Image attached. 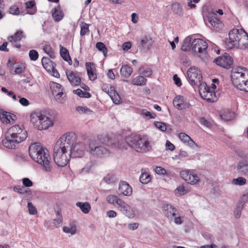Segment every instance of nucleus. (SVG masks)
<instances>
[{
  "label": "nucleus",
  "mask_w": 248,
  "mask_h": 248,
  "mask_svg": "<svg viewBox=\"0 0 248 248\" xmlns=\"http://www.w3.org/2000/svg\"><path fill=\"white\" fill-rule=\"evenodd\" d=\"M27 136V132L22 126L15 125L11 127L5 133V139L2 141L3 145L7 148L15 149Z\"/></svg>",
  "instance_id": "3"
},
{
  "label": "nucleus",
  "mask_w": 248,
  "mask_h": 248,
  "mask_svg": "<svg viewBox=\"0 0 248 248\" xmlns=\"http://www.w3.org/2000/svg\"><path fill=\"white\" fill-rule=\"evenodd\" d=\"M153 45V40L151 37L144 36L140 43L139 47L141 49L149 50Z\"/></svg>",
  "instance_id": "25"
},
{
  "label": "nucleus",
  "mask_w": 248,
  "mask_h": 248,
  "mask_svg": "<svg viewBox=\"0 0 248 248\" xmlns=\"http://www.w3.org/2000/svg\"><path fill=\"white\" fill-rule=\"evenodd\" d=\"M192 36H188L184 40L183 43L181 46V49L184 51H188L192 50V41L193 40Z\"/></svg>",
  "instance_id": "28"
},
{
  "label": "nucleus",
  "mask_w": 248,
  "mask_h": 248,
  "mask_svg": "<svg viewBox=\"0 0 248 248\" xmlns=\"http://www.w3.org/2000/svg\"><path fill=\"white\" fill-rule=\"evenodd\" d=\"M237 48L241 49L248 48V35L245 31L243 32L242 36L240 40L239 46Z\"/></svg>",
  "instance_id": "29"
},
{
  "label": "nucleus",
  "mask_w": 248,
  "mask_h": 248,
  "mask_svg": "<svg viewBox=\"0 0 248 248\" xmlns=\"http://www.w3.org/2000/svg\"><path fill=\"white\" fill-rule=\"evenodd\" d=\"M109 93V96L115 104H118L121 102V98L120 96L114 90L113 87L110 86V92Z\"/></svg>",
  "instance_id": "31"
},
{
  "label": "nucleus",
  "mask_w": 248,
  "mask_h": 248,
  "mask_svg": "<svg viewBox=\"0 0 248 248\" xmlns=\"http://www.w3.org/2000/svg\"><path fill=\"white\" fill-rule=\"evenodd\" d=\"M208 45L207 43L201 39L194 38L192 41V51L194 55L203 60L207 53Z\"/></svg>",
  "instance_id": "9"
},
{
  "label": "nucleus",
  "mask_w": 248,
  "mask_h": 248,
  "mask_svg": "<svg viewBox=\"0 0 248 248\" xmlns=\"http://www.w3.org/2000/svg\"><path fill=\"white\" fill-rule=\"evenodd\" d=\"M231 77L232 83L236 88L248 92V70L246 68L238 67L233 68Z\"/></svg>",
  "instance_id": "6"
},
{
  "label": "nucleus",
  "mask_w": 248,
  "mask_h": 248,
  "mask_svg": "<svg viewBox=\"0 0 248 248\" xmlns=\"http://www.w3.org/2000/svg\"><path fill=\"white\" fill-rule=\"evenodd\" d=\"M179 139L184 143L186 144L192 149H195L198 147L197 144L191 139L187 134L184 133H180L178 135Z\"/></svg>",
  "instance_id": "21"
},
{
  "label": "nucleus",
  "mask_w": 248,
  "mask_h": 248,
  "mask_svg": "<svg viewBox=\"0 0 248 248\" xmlns=\"http://www.w3.org/2000/svg\"><path fill=\"white\" fill-rule=\"evenodd\" d=\"M200 94L201 96L208 102H214L217 100V98L214 92L210 91L208 87L204 88V89H200Z\"/></svg>",
  "instance_id": "18"
},
{
  "label": "nucleus",
  "mask_w": 248,
  "mask_h": 248,
  "mask_svg": "<svg viewBox=\"0 0 248 248\" xmlns=\"http://www.w3.org/2000/svg\"><path fill=\"white\" fill-rule=\"evenodd\" d=\"M9 13L13 15H18L19 11L18 7L16 5H13L9 8Z\"/></svg>",
  "instance_id": "56"
},
{
  "label": "nucleus",
  "mask_w": 248,
  "mask_h": 248,
  "mask_svg": "<svg viewBox=\"0 0 248 248\" xmlns=\"http://www.w3.org/2000/svg\"><path fill=\"white\" fill-rule=\"evenodd\" d=\"M155 126L159 129L160 131L165 132L167 130V124L163 122H155Z\"/></svg>",
  "instance_id": "51"
},
{
  "label": "nucleus",
  "mask_w": 248,
  "mask_h": 248,
  "mask_svg": "<svg viewBox=\"0 0 248 248\" xmlns=\"http://www.w3.org/2000/svg\"><path fill=\"white\" fill-rule=\"evenodd\" d=\"M73 93L80 97H84L86 98H89L91 97V94L87 92H83L80 89L74 90Z\"/></svg>",
  "instance_id": "41"
},
{
  "label": "nucleus",
  "mask_w": 248,
  "mask_h": 248,
  "mask_svg": "<svg viewBox=\"0 0 248 248\" xmlns=\"http://www.w3.org/2000/svg\"><path fill=\"white\" fill-rule=\"evenodd\" d=\"M26 36L24 32L21 30L17 31L13 35H10L7 37V40L11 43L15 47L19 48L21 46L19 42Z\"/></svg>",
  "instance_id": "15"
},
{
  "label": "nucleus",
  "mask_w": 248,
  "mask_h": 248,
  "mask_svg": "<svg viewBox=\"0 0 248 248\" xmlns=\"http://www.w3.org/2000/svg\"><path fill=\"white\" fill-rule=\"evenodd\" d=\"M147 79L143 76H138L134 78L132 80V83L137 86H144L146 84Z\"/></svg>",
  "instance_id": "35"
},
{
  "label": "nucleus",
  "mask_w": 248,
  "mask_h": 248,
  "mask_svg": "<svg viewBox=\"0 0 248 248\" xmlns=\"http://www.w3.org/2000/svg\"><path fill=\"white\" fill-rule=\"evenodd\" d=\"M76 204L84 214L89 213L91 209V205L88 202H77Z\"/></svg>",
  "instance_id": "30"
},
{
  "label": "nucleus",
  "mask_w": 248,
  "mask_h": 248,
  "mask_svg": "<svg viewBox=\"0 0 248 248\" xmlns=\"http://www.w3.org/2000/svg\"><path fill=\"white\" fill-rule=\"evenodd\" d=\"M238 173L245 176H248V160L241 159L237 164Z\"/></svg>",
  "instance_id": "20"
},
{
  "label": "nucleus",
  "mask_w": 248,
  "mask_h": 248,
  "mask_svg": "<svg viewBox=\"0 0 248 248\" xmlns=\"http://www.w3.org/2000/svg\"><path fill=\"white\" fill-rule=\"evenodd\" d=\"M13 190L15 192L19 193L20 194L27 193L28 191L24 190V188L19 186H16L14 187Z\"/></svg>",
  "instance_id": "59"
},
{
  "label": "nucleus",
  "mask_w": 248,
  "mask_h": 248,
  "mask_svg": "<svg viewBox=\"0 0 248 248\" xmlns=\"http://www.w3.org/2000/svg\"><path fill=\"white\" fill-rule=\"evenodd\" d=\"M104 180L107 184H111L116 181L115 177L110 174H108L104 178Z\"/></svg>",
  "instance_id": "52"
},
{
  "label": "nucleus",
  "mask_w": 248,
  "mask_h": 248,
  "mask_svg": "<svg viewBox=\"0 0 248 248\" xmlns=\"http://www.w3.org/2000/svg\"><path fill=\"white\" fill-rule=\"evenodd\" d=\"M86 68L89 79L91 80H94L96 78L97 76L94 73L95 69L93 64L91 62H86Z\"/></svg>",
  "instance_id": "26"
},
{
  "label": "nucleus",
  "mask_w": 248,
  "mask_h": 248,
  "mask_svg": "<svg viewBox=\"0 0 248 248\" xmlns=\"http://www.w3.org/2000/svg\"><path fill=\"white\" fill-rule=\"evenodd\" d=\"M172 9L174 12L178 14L181 12V6L178 3H174L172 4Z\"/></svg>",
  "instance_id": "61"
},
{
  "label": "nucleus",
  "mask_w": 248,
  "mask_h": 248,
  "mask_svg": "<svg viewBox=\"0 0 248 248\" xmlns=\"http://www.w3.org/2000/svg\"><path fill=\"white\" fill-rule=\"evenodd\" d=\"M30 120L33 126L39 130L46 129L53 124L50 118L40 111L32 112L30 115Z\"/></svg>",
  "instance_id": "7"
},
{
  "label": "nucleus",
  "mask_w": 248,
  "mask_h": 248,
  "mask_svg": "<svg viewBox=\"0 0 248 248\" xmlns=\"http://www.w3.org/2000/svg\"><path fill=\"white\" fill-rule=\"evenodd\" d=\"M42 64L44 68L49 73L54 70V65L52 62L48 58L44 57L42 59Z\"/></svg>",
  "instance_id": "27"
},
{
  "label": "nucleus",
  "mask_w": 248,
  "mask_h": 248,
  "mask_svg": "<svg viewBox=\"0 0 248 248\" xmlns=\"http://www.w3.org/2000/svg\"><path fill=\"white\" fill-rule=\"evenodd\" d=\"M189 191V190L183 186H178L175 190V194L179 195H183Z\"/></svg>",
  "instance_id": "44"
},
{
  "label": "nucleus",
  "mask_w": 248,
  "mask_h": 248,
  "mask_svg": "<svg viewBox=\"0 0 248 248\" xmlns=\"http://www.w3.org/2000/svg\"><path fill=\"white\" fill-rule=\"evenodd\" d=\"M102 145L100 144L97 141H91L89 143V152L91 155L98 157H104L110 154L109 149L105 147V145L110 147H116L123 149L124 146L121 144L116 145L114 141L108 136L104 137L103 140L101 141Z\"/></svg>",
  "instance_id": "4"
},
{
  "label": "nucleus",
  "mask_w": 248,
  "mask_h": 248,
  "mask_svg": "<svg viewBox=\"0 0 248 248\" xmlns=\"http://www.w3.org/2000/svg\"><path fill=\"white\" fill-rule=\"evenodd\" d=\"M243 32L244 31L242 29L240 30L236 29L232 30L229 33V39H227L225 42V47L228 49L237 48Z\"/></svg>",
  "instance_id": "8"
},
{
  "label": "nucleus",
  "mask_w": 248,
  "mask_h": 248,
  "mask_svg": "<svg viewBox=\"0 0 248 248\" xmlns=\"http://www.w3.org/2000/svg\"><path fill=\"white\" fill-rule=\"evenodd\" d=\"M237 155L242 158V159L248 160V153L243 150H238L236 151Z\"/></svg>",
  "instance_id": "53"
},
{
  "label": "nucleus",
  "mask_w": 248,
  "mask_h": 248,
  "mask_svg": "<svg viewBox=\"0 0 248 248\" xmlns=\"http://www.w3.org/2000/svg\"><path fill=\"white\" fill-rule=\"evenodd\" d=\"M60 54L62 59L64 61L68 62L69 63V61L72 62L68 50L66 48L63 47L62 45L60 46Z\"/></svg>",
  "instance_id": "34"
},
{
  "label": "nucleus",
  "mask_w": 248,
  "mask_h": 248,
  "mask_svg": "<svg viewBox=\"0 0 248 248\" xmlns=\"http://www.w3.org/2000/svg\"><path fill=\"white\" fill-rule=\"evenodd\" d=\"M76 110L80 114H91L93 111L87 107L78 106L76 107Z\"/></svg>",
  "instance_id": "37"
},
{
  "label": "nucleus",
  "mask_w": 248,
  "mask_h": 248,
  "mask_svg": "<svg viewBox=\"0 0 248 248\" xmlns=\"http://www.w3.org/2000/svg\"><path fill=\"white\" fill-rule=\"evenodd\" d=\"M119 190L124 196H129L132 193V188L125 181H121L119 183Z\"/></svg>",
  "instance_id": "22"
},
{
  "label": "nucleus",
  "mask_w": 248,
  "mask_h": 248,
  "mask_svg": "<svg viewBox=\"0 0 248 248\" xmlns=\"http://www.w3.org/2000/svg\"><path fill=\"white\" fill-rule=\"evenodd\" d=\"M29 153L32 159L40 164L46 171H51V158L47 149L38 143H34L30 146Z\"/></svg>",
  "instance_id": "2"
},
{
  "label": "nucleus",
  "mask_w": 248,
  "mask_h": 248,
  "mask_svg": "<svg viewBox=\"0 0 248 248\" xmlns=\"http://www.w3.org/2000/svg\"><path fill=\"white\" fill-rule=\"evenodd\" d=\"M127 144L137 152L146 153L152 149V146L146 137L132 134L125 138Z\"/></svg>",
  "instance_id": "5"
},
{
  "label": "nucleus",
  "mask_w": 248,
  "mask_h": 248,
  "mask_svg": "<svg viewBox=\"0 0 248 248\" xmlns=\"http://www.w3.org/2000/svg\"><path fill=\"white\" fill-rule=\"evenodd\" d=\"M28 207L30 214L35 215L37 211L36 208L34 206L31 202H29L28 203Z\"/></svg>",
  "instance_id": "57"
},
{
  "label": "nucleus",
  "mask_w": 248,
  "mask_h": 248,
  "mask_svg": "<svg viewBox=\"0 0 248 248\" xmlns=\"http://www.w3.org/2000/svg\"><path fill=\"white\" fill-rule=\"evenodd\" d=\"M22 183L26 187H31L32 186V182L28 178H24L22 179Z\"/></svg>",
  "instance_id": "62"
},
{
  "label": "nucleus",
  "mask_w": 248,
  "mask_h": 248,
  "mask_svg": "<svg viewBox=\"0 0 248 248\" xmlns=\"http://www.w3.org/2000/svg\"><path fill=\"white\" fill-rule=\"evenodd\" d=\"M43 49L45 52L51 58L53 59L55 58V53L50 45H46L44 46Z\"/></svg>",
  "instance_id": "43"
},
{
  "label": "nucleus",
  "mask_w": 248,
  "mask_h": 248,
  "mask_svg": "<svg viewBox=\"0 0 248 248\" xmlns=\"http://www.w3.org/2000/svg\"><path fill=\"white\" fill-rule=\"evenodd\" d=\"M66 77L73 86H78L80 84L81 82L80 78L77 76L75 73L72 71H67L66 72Z\"/></svg>",
  "instance_id": "23"
},
{
  "label": "nucleus",
  "mask_w": 248,
  "mask_h": 248,
  "mask_svg": "<svg viewBox=\"0 0 248 248\" xmlns=\"http://www.w3.org/2000/svg\"><path fill=\"white\" fill-rule=\"evenodd\" d=\"M25 70V67L22 65H16L15 69V74H19L24 72Z\"/></svg>",
  "instance_id": "60"
},
{
  "label": "nucleus",
  "mask_w": 248,
  "mask_h": 248,
  "mask_svg": "<svg viewBox=\"0 0 248 248\" xmlns=\"http://www.w3.org/2000/svg\"><path fill=\"white\" fill-rule=\"evenodd\" d=\"M234 113L233 112L228 111L221 115L222 119L225 121L231 120L234 117Z\"/></svg>",
  "instance_id": "46"
},
{
  "label": "nucleus",
  "mask_w": 248,
  "mask_h": 248,
  "mask_svg": "<svg viewBox=\"0 0 248 248\" xmlns=\"http://www.w3.org/2000/svg\"><path fill=\"white\" fill-rule=\"evenodd\" d=\"M120 198L114 195H109L106 198L107 202L116 207L117 203L118 202Z\"/></svg>",
  "instance_id": "38"
},
{
  "label": "nucleus",
  "mask_w": 248,
  "mask_h": 248,
  "mask_svg": "<svg viewBox=\"0 0 248 248\" xmlns=\"http://www.w3.org/2000/svg\"><path fill=\"white\" fill-rule=\"evenodd\" d=\"M80 34L81 36H84L86 34H89L90 30L89 29V25L87 23L82 22L80 24Z\"/></svg>",
  "instance_id": "40"
},
{
  "label": "nucleus",
  "mask_w": 248,
  "mask_h": 248,
  "mask_svg": "<svg viewBox=\"0 0 248 248\" xmlns=\"http://www.w3.org/2000/svg\"><path fill=\"white\" fill-rule=\"evenodd\" d=\"M86 149L85 145L83 142H78L72 146L71 156L80 157L84 154Z\"/></svg>",
  "instance_id": "16"
},
{
  "label": "nucleus",
  "mask_w": 248,
  "mask_h": 248,
  "mask_svg": "<svg viewBox=\"0 0 248 248\" xmlns=\"http://www.w3.org/2000/svg\"><path fill=\"white\" fill-rule=\"evenodd\" d=\"M232 183L235 185L243 186L246 183V179L242 177H238L236 179H234L232 180Z\"/></svg>",
  "instance_id": "49"
},
{
  "label": "nucleus",
  "mask_w": 248,
  "mask_h": 248,
  "mask_svg": "<svg viewBox=\"0 0 248 248\" xmlns=\"http://www.w3.org/2000/svg\"><path fill=\"white\" fill-rule=\"evenodd\" d=\"M75 141V134L69 133L63 135L56 142L53 149V158L58 166L64 167L68 163Z\"/></svg>",
  "instance_id": "1"
},
{
  "label": "nucleus",
  "mask_w": 248,
  "mask_h": 248,
  "mask_svg": "<svg viewBox=\"0 0 248 248\" xmlns=\"http://www.w3.org/2000/svg\"><path fill=\"white\" fill-rule=\"evenodd\" d=\"M132 72V68L127 65H123L120 70L121 75L126 78L129 77Z\"/></svg>",
  "instance_id": "32"
},
{
  "label": "nucleus",
  "mask_w": 248,
  "mask_h": 248,
  "mask_svg": "<svg viewBox=\"0 0 248 248\" xmlns=\"http://www.w3.org/2000/svg\"><path fill=\"white\" fill-rule=\"evenodd\" d=\"M122 213L129 218H133L134 217V212L128 205V208H125Z\"/></svg>",
  "instance_id": "45"
},
{
  "label": "nucleus",
  "mask_w": 248,
  "mask_h": 248,
  "mask_svg": "<svg viewBox=\"0 0 248 248\" xmlns=\"http://www.w3.org/2000/svg\"><path fill=\"white\" fill-rule=\"evenodd\" d=\"M242 210V206H237L234 211V216L236 218H239L241 215V211Z\"/></svg>",
  "instance_id": "55"
},
{
  "label": "nucleus",
  "mask_w": 248,
  "mask_h": 248,
  "mask_svg": "<svg viewBox=\"0 0 248 248\" xmlns=\"http://www.w3.org/2000/svg\"><path fill=\"white\" fill-rule=\"evenodd\" d=\"M209 22L211 26L214 28H219V26L221 25L220 20L215 17L210 18L209 19Z\"/></svg>",
  "instance_id": "47"
},
{
  "label": "nucleus",
  "mask_w": 248,
  "mask_h": 248,
  "mask_svg": "<svg viewBox=\"0 0 248 248\" xmlns=\"http://www.w3.org/2000/svg\"><path fill=\"white\" fill-rule=\"evenodd\" d=\"M200 123L202 125L207 127L211 125V123L204 117H201L200 118Z\"/></svg>",
  "instance_id": "63"
},
{
  "label": "nucleus",
  "mask_w": 248,
  "mask_h": 248,
  "mask_svg": "<svg viewBox=\"0 0 248 248\" xmlns=\"http://www.w3.org/2000/svg\"><path fill=\"white\" fill-rule=\"evenodd\" d=\"M50 88L52 93L54 96L55 100L60 104H63L65 99L64 96H63V88L62 86L57 83L51 82L50 83Z\"/></svg>",
  "instance_id": "12"
},
{
  "label": "nucleus",
  "mask_w": 248,
  "mask_h": 248,
  "mask_svg": "<svg viewBox=\"0 0 248 248\" xmlns=\"http://www.w3.org/2000/svg\"><path fill=\"white\" fill-rule=\"evenodd\" d=\"M140 115L144 118L148 117L149 118H155L156 116L155 114H152L150 112L145 109L141 110Z\"/></svg>",
  "instance_id": "50"
},
{
  "label": "nucleus",
  "mask_w": 248,
  "mask_h": 248,
  "mask_svg": "<svg viewBox=\"0 0 248 248\" xmlns=\"http://www.w3.org/2000/svg\"><path fill=\"white\" fill-rule=\"evenodd\" d=\"M0 119L3 124H13L16 119V116L13 113L1 109L0 110Z\"/></svg>",
  "instance_id": "17"
},
{
  "label": "nucleus",
  "mask_w": 248,
  "mask_h": 248,
  "mask_svg": "<svg viewBox=\"0 0 248 248\" xmlns=\"http://www.w3.org/2000/svg\"><path fill=\"white\" fill-rule=\"evenodd\" d=\"M116 206L117 208L122 212L125 208H128V204L121 199L117 203Z\"/></svg>",
  "instance_id": "48"
},
{
  "label": "nucleus",
  "mask_w": 248,
  "mask_h": 248,
  "mask_svg": "<svg viewBox=\"0 0 248 248\" xmlns=\"http://www.w3.org/2000/svg\"><path fill=\"white\" fill-rule=\"evenodd\" d=\"M62 230L64 232L66 233H69L71 235H74L76 233L77 228L76 225L74 224H70L68 226L63 227Z\"/></svg>",
  "instance_id": "36"
},
{
  "label": "nucleus",
  "mask_w": 248,
  "mask_h": 248,
  "mask_svg": "<svg viewBox=\"0 0 248 248\" xmlns=\"http://www.w3.org/2000/svg\"><path fill=\"white\" fill-rule=\"evenodd\" d=\"M39 56V54L37 51L34 49H32L29 52V57L31 60L36 61Z\"/></svg>",
  "instance_id": "54"
},
{
  "label": "nucleus",
  "mask_w": 248,
  "mask_h": 248,
  "mask_svg": "<svg viewBox=\"0 0 248 248\" xmlns=\"http://www.w3.org/2000/svg\"><path fill=\"white\" fill-rule=\"evenodd\" d=\"M179 174L182 178L190 185H195L200 180L199 176L194 170L185 169L180 171Z\"/></svg>",
  "instance_id": "11"
},
{
  "label": "nucleus",
  "mask_w": 248,
  "mask_h": 248,
  "mask_svg": "<svg viewBox=\"0 0 248 248\" xmlns=\"http://www.w3.org/2000/svg\"><path fill=\"white\" fill-rule=\"evenodd\" d=\"M96 48L102 52L105 57L107 56L108 49L105 45L102 42H97L95 45Z\"/></svg>",
  "instance_id": "39"
},
{
  "label": "nucleus",
  "mask_w": 248,
  "mask_h": 248,
  "mask_svg": "<svg viewBox=\"0 0 248 248\" xmlns=\"http://www.w3.org/2000/svg\"><path fill=\"white\" fill-rule=\"evenodd\" d=\"M173 104L176 108L181 110L188 109L191 106L189 101L181 95H177L174 98Z\"/></svg>",
  "instance_id": "14"
},
{
  "label": "nucleus",
  "mask_w": 248,
  "mask_h": 248,
  "mask_svg": "<svg viewBox=\"0 0 248 248\" xmlns=\"http://www.w3.org/2000/svg\"><path fill=\"white\" fill-rule=\"evenodd\" d=\"M214 62L221 67L228 69L232 65L233 60L229 54L225 53L223 56L215 59Z\"/></svg>",
  "instance_id": "13"
},
{
  "label": "nucleus",
  "mask_w": 248,
  "mask_h": 248,
  "mask_svg": "<svg viewBox=\"0 0 248 248\" xmlns=\"http://www.w3.org/2000/svg\"><path fill=\"white\" fill-rule=\"evenodd\" d=\"M163 210L166 216L170 219L175 217L178 212L177 210L172 205L169 204H165L163 206Z\"/></svg>",
  "instance_id": "19"
},
{
  "label": "nucleus",
  "mask_w": 248,
  "mask_h": 248,
  "mask_svg": "<svg viewBox=\"0 0 248 248\" xmlns=\"http://www.w3.org/2000/svg\"><path fill=\"white\" fill-rule=\"evenodd\" d=\"M55 212L57 218L53 219L50 223V225L52 228H57L61 226L62 223V218L60 216V212L58 210Z\"/></svg>",
  "instance_id": "33"
},
{
  "label": "nucleus",
  "mask_w": 248,
  "mask_h": 248,
  "mask_svg": "<svg viewBox=\"0 0 248 248\" xmlns=\"http://www.w3.org/2000/svg\"><path fill=\"white\" fill-rule=\"evenodd\" d=\"M51 13L52 18L56 22H60L64 17V13L60 6H57L53 8Z\"/></svg>",
  "instance_id": "24"
},
{
  "label": "nucleus",
  "mask_w": 248,
  "mask_h": 248,
  "mask_svg": "<svg viewBox=\"0 0 248 248\" xmlns=\"http://www.w3.org/2000/svg\"><path fill=\"white\" fill-rule=\"evenodd\" d=\"M150 175L146 172H142L140 177V181L142 184H146L151 181Z\"/></svg>",
  "instance_id": "42"
},
{
  "label": "nucleus",
  "mask_w": 248,
  "mask_h": 248,
  "mask_svg": "<svg viewBox=\"0 0 248 248\" xmlns=\"http://www.w3.org/2000/svg\"><path fill=\"white\" fill-rule=\"evenodd\" d=\"M187 78L191 85L199 86L202 80L201 71L195 67L189 68L187 71Z\"/></svg>",
  "instance_id": "10"
},
{
  "label": "nucleus",
  "mask_w": 248,
  "mask_h": 248,
  "mask_svg": "<svg viewBox=\"0 0 248 248\" xmlns=\"http://www.w3.org/2000/svg\"><path fill=\"white\" fill-rule=\"evenodd\" d=\"M140 73L143 76L149 77L152 74V70L150 68H147L145 69L142 70V69H140Z\"/></svg>",
  "instance_id": "58"
},
{
  "label": "nucleus",
  "mask_w": 248,
  "mask_h": 248,
  "mask_svg": "<svg viewBox=\"0 0 248 248\" xmlns=\"http://www.w3.org/2000/svg\"><path fill=\"white\" fill-rule=\"evenodd\" d=\"M155 171L156 173L160 175L165 174L166 172V170L161 167H156L155 169Z\"/></svg>",
  "instance_id": "64"
}]
</instances>
